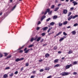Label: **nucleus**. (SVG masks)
I'll list each match as a JSON object with an SVG mask.
<instances>
[{"label":"nucleus","mask_w":78,"mask_h":78,"mask_svg":"<svg viewBox=\"0 0 78 78\" xmlns=\"http://www.w3.org/2000/svg\"><path fill=\"white\" fill-rule=\"evenodd\" d=\"M37 38V36H36L34 38L33 37H32L31 39L30 40V41L32 42H33V41H36V40Z\"/></svg>","instance_id":"obj_1"},{"label":"nucleus","mask_w":78,"mask_h":78,"mask_svg":"<svg viewBox=\"0 0 78 78\" xmlns=\"http://www.w3.org/2000/svg\"><path fill=\"white\" fill-rule=\"evenodd\" d=\"M72 66H73L72 64H70V65L66 66L65 68L66 69H69L70 67H72Z\"/></svg>","instance_id":"obj_2"},{"label":"nucleus","mask_w":78,"mask_h":78,"mask_svg":"<svg viewBox=\"0 0 78 78\" xmlns=\"http://www.w3.org/2000/svg\"><path fill=\"white\" fill-rule=\"evenodd\" d=\"M69 73L66 72H63L60 73V75L62 76H65V75H68Z\"/></svg>","instance_id":"obj_3"},{"label":"nucleus","mask_w":78,"mask_h":78,"mask_svg":"<svg viewBox=\"0 0 78 78\" xmlns=\"http://www.w3.org/2000/svg\"><path fill=\"white\" fill-rule=\"evenodd\" d=\"M45 17H46V16H45L44 15L42 16L41 18V21H42V20H43Z\"/></svg>","instance_id":"obj_4"},{"label":"nucleus","mask_w":78,"mask_h":78,"mask_svg":"<svg viewBox=\"0 0 78 78\" xmlns=\"http://www.w3.org/2000/svg\"><path fill=\"white\" fill-rule=\"evenodd\" d=\"M63 12L65 14H66L67 13V9H64L63 11Z\"/></svg>","instance_id":"obj_5"},{"label":"nucleus","mask_w":78,"mask_h":78,"mask_svg":"<svg viewBox=\"0 0 78 78\" xmlns=\"http://www.w3.org/2000/svg\"><path fill=\"white\" fill-rule=\"evenodd\" d=\"M41 39V37H37L36 39V41H37V42H39L40 41V40Z\"/></svg>","instance_id":"obj_6"},{"label":"nucleus","mask_w":78,"mask_h":78,"mask_svg":"<svg viewBox=\"0 0 78 78\" xmlns=\"http://www.w3.org/2000/svg\"><path fill=\"white\" fill-rule=\"evenodd\" d=\"M48 27H45L42 28V30H43V31H46L47 30H48Z\"/></svg>","instance_id":"obj_7"},{"label":"nucleus","mask_w":78,"mask_h":78,"mask_svg":"<svg viewBox=\"0 0 78 78\" xmlns=\"http://www.w3.org/2000/svg\"><path fill=\"white\" fill-rule=\"evenodd\" d=\"M72 34L73 35H75V34H76V31L75 30H73L71 32Z\"/></svg>","instance_id":"obj_8"},{"label":"nucleus","mask_w":78,"mask_h":78,"mask_svg":"<svg viewBox=\"0 0 78 78\" xmlns=\"http://www.w3.org/2000/svg\"><path fill=\"white\" fill-rule=\"evenodd\" d=\"M78 63V62L77 61H75L73 63H72L73 64V66L74 65H76Z\"/></svg>","instance_id":"obj_9"},{"label":"nucleus","mask_w":78,"mask_h":78,"mask_svg":"<svg viewBox=\"0 0 78 78\" xmlns=\"http://www.w3.org/2000/svg\"><path fill=\"white\" fill-rule=\"evenodd\" d=\"M73 5L74 6H75V5H77L78 4V3L75 2V1H73Z\"/></svg>","instance_id":"obj_10"},{"label":"nucleus","mask_w":78,"mask_h":78,"mask_svg":"<svg viewBox=\"0 0 78 78\" xmlns=\"http://www.w3.org/2000/svg\"><path fill=\"white\" fill-rule=\"evenodd\" d=\"M50 25H51V26H53L54 25H55V23L54 22H52L50 23Z\"/></svg>","instance_id":"obj_11"},{"label":"nucleus","mask_w":78,"mask_h":78,"mask_svg":"<svg viewBox=\"0 0 78 78\" xmlns=\"http://www.w3.org/2000/svg\"><path fill=\"white\" fill-rule=\"evenodd\" d=\"M15 61L16 62H19V61H20V58H17L16 59Z\"/></svg>","instance_id":"obj_12"},{"label":"nucleus","mask_w":78,"mask_h":78,"mask_svg":"<svg viewBox=\"0 0 78 78\" xmlns=\"http://www.w3.org/2000/svg\"><path fill=\"white\" fill-rule=\"evenodd\" d=\"M78 15H75L73 17V19H75L76 17H78Z\"/></svg>","instance_id":"obj_13"},{"label":"nucleus","mask_w":78,"mask_h":78,"mask_svg":"<svg viewBox=\"0 0 78 78\" xmlns=\"http://www.w3.org/2000/svg\"><path fill=\"white\" fill-rule=\"evenodd\" d=\"M62 33V31H60L57 34H56V36H58L59 35H60V34H61Z\"/></svg>","instance_id":"obj_14"},{"label":"nucleus","mask_w":78,"mask_h":78,"mask_svg":"<svg viewBox=\"0 0 78 78\" xmlns=\"http://www.w3.org/2000/svg\"><path fill=\"white\" fill-rule=\"evenodd\" d=\"M73 18V16H71L68 18V20H71V19Z\"/></svg>","instance_id":"obj_15"},{"label":"nucleus","mask_w":78,"mask_h":78,"mask_svg":"<svg viewBox=\"0 0 78 78\" xmlns=\"http://www.w3.org/2000/svg\"><path fill=\"white\" fill-rule=\"evenodd\" d=\"M50 56V55L48 53H47L45 55V57L46 58H48V56Z\"/></svg>","instance_id":"obj_16"},{"label":"nucleus","mask_w":78,"mask_h":78,"mask_svg":"<svg viewBox=\"0 0 78 78\" xmlns=\"http://www.w3.org/2000/svg\"><path fill=\"white\" fill-rule=\"evenodd\" d=\"M16 5H15L12 9L11 10V11H12L14 9L16 8Z\"/></svg>","instance_id":"obj_17"},{"label":"nucleus","mask_w":78,"mask_h":78,"mask_svg":"<svg viewBox=\"0 0 78 78\" xmlns=\"http://www.w3.org/2000/svg\"><path fill=\"white\" fill-rule=\"evenodd\" d=\"M63 23H58V26L59 27H61V26H62L63 25Z\"/></svg>","instance_id":"obj_18"},{"label":"nucleus","mask_w":78,"mask_h":78,"mask_svg":"<svg viewBox=\"0 0 78 78\" xmlns=\"http://www.w3.org/2000/svg\"><path fill=\"white\" fill-rule=\"evenodd\" d=\"M52 28H53L52 27L49 28L48 30V33H49V32H50V30H51V29H52Z\"/></svg>","instance_id":"obj_19"},{"label":"nucleus","mask_w":78,"mask_h":78,"mask_svg":"<svg viewBox=\"0 0 78 78\" xmlns=\"http://www.w3.org/2000/svg\"><path fill=\"white\" fill-rule=\"evenodd\" d=\"M57 17H58L57 16H54L53 17V19H56Z\"/></svg>","instance_id":"obj_20"},{"label":"nucleus","mask_w":78,"mask_h":78,"mask_svg":"<svg viewBox=\"0 0 78 78\" xmlns=\"http://www.w3.org/2000/svg\"><path fill=\"white\" fill-rule=\"evenodd\" d=\"M55 6L54 5H52L51 7V9H54L55 8Z\"/></svg>","instance_id":"obj_21"},{"label":"nucleus","mask_w":78,"mask_h":78,"mask_svg":"<svg viewBox=\"0 0 78 78\" xmlns=\"http://www.w3.org/2000/svg\"><path fill=\"white\" fill-rule=\"evenodd\" d=\"M51 20V18H49L46 20V21L47 22H48L49 21H50V20Z\"/></svg>","instance_id":"obj_22"},{"label":"nucleus","mask_w":78,"mask_h":78,"mask_svg":"<svg viewBox=\"0 0 78 78\" xmlns=\"http://www.w3.org/2000/svg\"><path fill=\"white\" fill-rule=\"evenodd\" d=\"M59 7L56 8L54 10V11H57L58 9H59Z\"/></svg>","instance_id":"obj_23"},{"label":"nucleus","mask_w":78,"mask_h":78,"mask_svg":"<svg viewBox=\"0 0 78 78\" xmlns=\"http://www.w3.org/2000/svg\"><path fill=\"white\" fill-rule=\"evenodd\" d=\"M30 49L27 50L25 52V53H27L28 52V51H30Z\"/></svg>","instance_id":"obj_24"},{"label":"nucleus","mask_w":78,"mask_h":78,"mask_svg":"<svg viewBox=\"0 0 78 78\" xmlns=\"http://www.w3.org/2000/svg\"><path fill=\"white\" fill-rule=\"evenodd\" d=\"M64 37H62V38H61L59 40V42H61V41H63V40H64Z\"/></svg>","instance_id":"obj_25"},{"label":"nucleus","mask_w":78,"mask_h":78,"mask_svg":"<svg viewBox=\"0 0 78 78\" xmlns=\"http://www.w3.org/2000/svg\"><path fill=\"white\" fill-rule=\"evenodd\" d=\"M58 61H59V59H56L54 60V63H55V62H58Z\"/></svg>","instance_id":"obj_26"},{"label":"nucleus","mask_w":78,"mask_h":78,"mask_svg":"<svg viewBox=\"0 0 78 78\" xmlns=\"http://www.w3.org/2000/svg\"><path fill=\"white\" fill-rule=\"evenodd\" d=\"M33 44H31L29 45V46L28 47L29 48H31V47H33Z\"/></svg>","instance_id":"obj_27"},{"label":"nucleus","mask_w":78,"mask_h":78,"mask_svg":"<svg viewBox=\"0 0 78 78\" xmlns=\"http://www.w3.org/2000/svg\"><path fill=\"white\" fill-rule=\"evenodd\" d=\"M45 69L46 70H50V68L48 67H46Z\"/></svg>","instance_id":"obj_28"},{"label":"nucleus","mask_w":78,"mask_h":78,"mask_svg":"<svg viewBox=\"0 0 78 78\" xmlns=\"http://www.w3.org/2000/svg\"><path fill=\"white\" fill-rule=\"evenodd\" d=\"M67 24V21H65L63 23V25H66Z\"/></svg>","instance_id":"obj_29"},{"label":"nucleus","mask_w":78,"mask_h":78,"mask_svg":"<svg viewBox=\"0 0 78 78\" xmlns=\"http://www.w3.org/2000/svg\"><path fill=\"white\" fill-rule=\"evenodd\" d=\"M50 11V9H47L46 11L47 12H48Z\"/></svg>","instance_id":"obj_30"},{"label":"nucleus","mask_w":78,"mask_h":78,"mask_svg":"<svg viewBox=\"0 0 78 78\" xmlns=\"http://www.w3.org/2000/svg\"><path fill=\"white\" fill-rule=\"evenodd\" d=\"M4 78H7L8 77V75L6 74H5L3 76Z\"/></svg>","instance_id":"obj_31"},{"label":"nucleus","mask_w":78,"mask_h":78,"mask_svg":"<svg viewBox=\"0 0 78 78\" xmlns=\"http://www.w3.org/2000/svg\"><path fill=\"white\" fill-rule=\"evenodd\" d=\"M73 52L72 51H69L68 52V54H71V53H72Z\"/></svg>","instance_id":"obj_32"},{"label":"nucleus","mask_w":78,"mask_h":78,"mask_svg":"<svg viewBox=\"0 0 78 78\" xmlns=\"http://www.w3.org/2000/svg\"><path fill=\"white\" fill-rule=\"evenodd\" d=\"M59 64H57V65H55L54 66V67H59Z\"/></svg>","instance_id":"obj_33"},{"label":"nucleus","mask_w":78,"mask_h":78,"mask_svg":"<svg viewBox=\"0 0 78 78\" xmlns=\"http://www.w3.org/2000/svg\"><path fill=\"white\" fill-rule=\"evenodd\" d=\"M13 75L14 74H13V73H11L9 74L10 76H13Z\"/></svg>","instance_id":"obj_34"},{"label":"nucleus","mask_w":78,"mask_h":78,"mask_svg":"<svg viewBox=\"0 0 78 78\" xmlns=\"http://www.w3.org/2000/svg\"><path fill=\"white\" fill-rule=\"evenodd\" d=\"M78 25V23H75L73 25V27H76Z\"/></svg>","instance_id":"obj_35"},{"label":"nucleus","mask_w":78,"mask_h":78,"mask_svg":"<svg viewBox=\"0 0 78 78\" xmlns=\"http://www.w3.org/2000/svg\"><path fill=\"white\" fill-rule=\"evenodd\" d=\"M10 58H11V55H9L7 57V59Z\"/></svg>","instance_id":"obj_36"},{"label":"nucleus","mask_w":78,"mask_h":78,"mask_svg":"<svg viewBox=\"0 0 78 78\" xmlns=\"http://www.w3.org/2000/svg\"><path fill=\"white\" fill-rule=\"evenodd\" d=\"M36 73V71H34L32 72V73H33L34 74H35Z\"/></svg>","instance_id":"obj_37"},{"label":"nucleus","mask_w":78,"mask_h":78,"mask_svg":"<svg viewBox=\"0 0 78 78\" xmlns=\"http://www.w3.org/2000/svg\"><path fill=\"white\" fill-rule=\"evenodd\" d=\"M71 14H72V12H69V13L68 14V16L69 17V16H70V15H71Z\"/></svg>","instance_id":"obj_38"},{"label":"nucleus","mask_w":78,"mask_h":78,"mask_svg":"<svg viewBox=\"0 0 78 78\" xmlns=\"http://www.w3.org/2000/svg\"><path fill=\"white\" fill-rule=\"evenodd\" d=\"M28 66H29V63H26V66L27 67H28Z\"/></svg>","instance_id":"obj_39"},{"label":"nucleus","mask_w":78,"mask_h":78,"mask_svg":"<svg viewBox=\"0 0 78 78\" xmlns=\"http://www.w3.org/2000/svg\"><path fill=\"white\" fill-rule=\"evenodd\" d=\"M42 36H45V33H43L42 34H41Z\"/></svg>","instance_id":"obj_40"},{"label":"nucleus","mask_w":78,"mask_h":78,"mask_svg":"<svg viewBox=\"0 0 78 78\" xmlns=\"http://www.w3.org/2000/svg\"><path fill=\"white\" fill-rule=\"evenodd\" d=\"M48 12V14H49V15H50V14H51V12H52V11H49Z\"/></svg>","instance_id":"obj_41"},{"label":"nucleus","mask_w":78,"mask_h":78,"mask_svg":"<svg viewBox=\"0 0 78 78\" xmlns=\"http://www.w3.org/2000/svg\"><path fill=\"white\" fill-rule=\"evenodd\" d=\"M3 57V55L0 53V58H2Z\"/></svg>","instance_id":"obj_42"},{"label":"nucleus","mask_w":78,"mask_h":78,"mask_svg":"<svg viewBox=\"0 0 78 78\" xmlns=\"http://www.w3.org/2000/svg\"><path fill=\"white\" fill-rule=\"evenodd\" d=\"M63 35H64L65 36H67V34H66V32H63Z\"/></svg>","instance_id":"obj_43"},{"label":"nucleus","mask_w":78,"mask_h":78,"mask_svg":"<svg viewBox=\"0 0 78 78\" xmlns=\"http://www.w3.org/2000/svg\"><path fill=\"white\" fill-rule=\"evenodd\" d=\"M44 71V69H41L40 70V72H43Z\"/></svg>","instance_id":"obj_44"},{"label":"nucleus","mask_w":78,"mask_h":78,"mask_svg":"<svg viewBox=\"0 0 78 78\" xmlns=\"http://www.w3.org/2000/svg\"><path fill=\"white\" fill-rule=\"evenodd\" d=\"M4 54L5 55V56H6L8 55V53H4Z\"/></svg>","instance_id":"obj_45"},{"label":"nucleus","mask_w":78,"mask_h":78,"mask_svg":"<svg viewBox=\"0 0 78 78\" xmlns=\"http://www.w3.org/2000/svg\"><path fill=\"white\" fill-rule=\"evenodd\" d=\"M52 77V76H50L47 77V78H51Z\"/></svg>","instance_id":"obj_46"},{"label":"nucleus","mask_w":78,"mask_h":78,"mask_svg":"<svg viewBox=\"0 0 78 78\" xmlns=\"http://www.w3.org/2000/svg\"><path fill=\"white\" fill-rule=\"evenodd\" d=\"M41 24V21H39L38 22V23L37 25H40V24Z\"/></svg>","instance_id":"obj_47"},{"label":"nucleus","mask_w":78,"mask_h":78,"mask_svg":"<svg viewBox=\"0 0 78 78\" xmlns=\"http://www.w3.org/2000/svg\"><path fill=\"white\" fill-rule=\"evenodd\" d=\"M77 74V73L76 72H74L73 73V74L74 75H76Z\"/></svg>","instance_id":"obj_48"},{"label":"nucleus","mask_w":78,"mask_h":78,"mask_svg":"<svg viewBox=\"0 0 78 78\" xmlns=\"http://www.w3.org/2000/svg\"><path fill=\"white\" fill-rule=\"evenodd\" d=\"M5 70H8V69H9V67H6L5 68Z\"/></svg>","instance_id":"obj_49"},{"label":"nucleus","mask_w":78,"mask_h":78,"mask_svg":"<svg viewBox=\"0 0 78 78\" xmlns=\"http://www.w3.org/2000/svg\"><path fill=\"white\" fill-rule=\"evenodd\" d=\"M23 47H24V46H23L22 47H21L20 48H19L18 50H21L22 48H23Z\"/></svg>","instance_id":"obj_50"},{"label":"nucleus","mask_w":78,"mask_h":78,"mask_svg":"<svg viewBox=\"0 0 78 78\" xmlns=\"http://www.w3.org/2000/svg\"><path fill=\"white\" fill-rule=\"evenodd\" d=\"M14 73L16 74V75H17V73H18V71H16V72H15Z\"/></svg>","instance_id":"obj_51"},{"label":"nucleus","mask_w":78,"mask_h":78,"mask_svg":"<svg viewBox=\"0 0 78 78\" xmlns=\"http://www.w3.org/2000/svg\"><path fill=\"white\" fill-rule=\"evenodd\" d=\"M54 49V50H56L57 49V47L56 46H55Z\"/></svg>","instance_id":"obj_52"},{"label":"nucleus","mask_w":78,"mask_h":78,"mask_svg":"<svg viewBox=\"0 0 78 78\" xmlns=\"http://www.w3.org/2000/svg\"><path fill=\"white\" fill-rule=\"evenodd\" d=\"M34 77H35V76H32L30 77V78H34Z\"/></svg>","instance_id":"obj_53"},{"label":"nucleus","mask_w":78,"mask_h":78,"mask_svg":"<svg viewBox=\"0 0 78 78\" xmlns=\"http://www.w3.org/2000/svg\"><path fill=\"white\" fill-rule=\"evenodd\" d=\"M73 9H74V8H73V7H72L70 8V9L72 11V10H73Z\"/></svg>","instance_id":"obj_54"},{"label":"nucleus","mask_w":78,"mask_h":78,"mask_svg":"<svg viewBox=\"0 0 78 78\" xmlns=\"http://www.w3.org/2000/svg\"><path fill=\"white\" fill-rule=\"evenodd\" d=\"M61 4H59L58 5V7H59V6H61Z\"/></svg>","instance_id":"obj_55"},{"label":"nucleus","mask_w":78,"mask_h":78,"mask_svg":"<svg viewBox=\"0 0 78 78\" xmlns=\"http://www.w3.org/2000/svg\"><path fill=\"white\" fill-rule=\"evenodd\" d=\"M39 29H40V27H37V30H39Z\"/></svg>","instance_id":"obj_56"},{"label":"nucleus","mask_w":78,"mask_h":78,"mask_svg":"<svg viewBox=\"0 0 78 78\" xmlns=\"http://www.w3.org/2000/svg\"><path fill=\"white\" fill-rule=\"evenodd\" d=\"M44 41V39H42L40 41L41 42H43V41Z\"/></svg>","instance_id":"obj_57"},{"label":"nucleus","mask_w":78,"mask_h":78,"mask_svg":"<svg viewBox=\"0 0 78 78\" xmlns=\"http://www.w3.org/2000/svg\"><path fill=\"white\" fill-rule=\"evenodd\" d=\"M20 61H22V60H23V59H24L23 58H20Z\"/></svg>","instance_id":"obj_58"},{"label":"nucleus","mask_w":78,"mask_h":78,"mask_svg":"<svg viewBox=\"0 0 78 78\" xmlns=\"http://www.w3.org/2000/svg\"><path fill=\"white\" fill-rule=\"evenodd\" d=\"M38 61H39V62H42L43 60H42V59H41L40 60H39Z\"/></svg>","instance_id":"obj_59"},{"label":"nucleus","mask_w":78,"mask_h":78,"mask_svg":"<svg viewBox=\"0 0 78 78\" xmlns=\"http://www.w3.org/2000/svg\"><path fill=\"white\" fill-rule=\"evenodd\" d=\"M47 12L46 11L44 13V15H46V14H47Z\"/></svg>","instance_id":"obj_60"},{"label":"nucleus","mask_w":78,"mask_h":78,"mask_svg":"<svg viewBox=\"0 0 78 78\" xmlns=\"http://www.w3.org/2000/svg\"><path fill=\"white\" fill-rule=\"evenodd\" d=\"M27 48H26L24 49V51H25L26 50H27Z\"/></svg>","instance_id":"obj_61"},{"label":"nucleus","mask_w":78,"mask_h":78,"mask_svg":"<svg viewBox=\"0 0 78 78\" xmlns=\"http://www.w3.org/2000/svg\"><path fill=\"white\" fill-rule=\"evenodd\" d=\"M67 28H71V27H70V26H69L67 27Z\"/></svg>","instance_id":"obj_62"},{"label":"nucleus","mask_w":78,"mask_h":78,"mask_svg":"<svg viewBox=\"0 0 78 78\" xmlns=\"http://www.w3.org/2000/svg\"><path fill=\"white\" fill-rule=\"evenodd\" d=\"M23 52V50H20V53H22Z\"/></svg>","instance_id":"obj_63"},{"label":"nucleus","mask_w":78,"mask_h":78,"mask_svg":"<svg viewBox=\"0 0 78 78\" xmlns=\"http://www.w3.org/2000/svg\"><path fill=\"white\" fill-rule=\"evenodd\" d=\"M58 53H59V54L61 53V51H58Z\"/></svg>","instance_id":"obj_64"}]
</instances>
